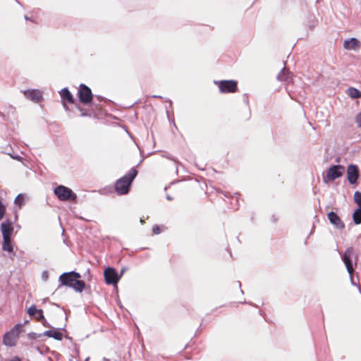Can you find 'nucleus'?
<instances>
[{"instance_id":"nucleus-41","label":"nucleus","mask_w":361,"mask_h":361,"mask_svg":"<svg viewBox=\"0 0 361 361\" xmlns=\"http://www.w3.org/2000/svg\"><path fill=\"white\" fill-rule=\"evenodd\" d=\"M140 221L141 224L144 223V220L142 219H140Z\"/></svg>"},{"instance_id":"nucleus-27","label":"nucleus","mask_w":361,"mask_h":361,"mask_svg":"<svg viewBox=\"0 0 361 361\" xmlns=\"http://www.w3.org/2000/svg\"><path fill=\"white\" fill-rule=\"evenodd\" d=\"M41 336H42L41 334H36L34 332H30L28 334V337L30 339H36V338H40Z\"/></svg>"},{"instance_id":"nucleus-22","label":"nucleus","mask_w":361,"mask_h":361,"mask_svg":"<svg viewBox=\"0 0 361 361\" xmlns=\"http://www.w3.org/2000/svg\"><path fill=\"white\" fill-rule=\"evenodd\" d=\"M22 329H23V324H18L13 327V329L10 331V332L17 338L18 336V334L22 331Z\"/></svg>"},{"instance_id":"nucleus-4","label":"nucleus","mask_w":361,"mask_h":361,"mask_svg":"<svg viewBox=\"0 0 361 361\" xmlns=\"http://www.w3.org/2000/svg\"><path fill=\"white\" fill-rule=\"evenodd\" d=\"M344 166L341 165H333L326 172V176H324L323 180L324 183L334 180L340 178L344 171Z\"/></svg>"},{"instance_id":"nucleus-8","label":"nucleus","mask_w":361,"mask_h":361,"mask_svg":"<svg viewBox=\"0 0 361 361\" xmlns=\"http://www.w3.org/2000/svg\"><path fill=\"white\" fill-rule=\"evenodd\" d=\"M105 282L109 285H116L120 279L116 270L112 267H107L104 271Z\"/></svg>"},{"instance_id":"nucleus-34","label":"nucleus","mask_w":361,"mask_h":361,"mask_svg":"<svg viewBox=\"0 0 361 361\" xmlns=\"http://www.w3.org/2000/svg\"><path fill=\"white\" fill-rule=\"evenodd\" d=\"M11 361H21V360L18 356H15L11 360Z\"/></svg>"},{"instance_id":"nucleus-1","label":"nucleus","mask_w":361,"mask_h":361,"mask_svg":"<svg viewBox=\"0 0 361 361\" xmlns=\"http://www.w3.org/2000/svg\"><path fill=\"white\" fill-rule=\"evenodd\" d=\"M137 175V171L135 168L131 169L128 173L116 180L115 183V190L118 195H126L129 192L130 187L134 178Z\"/></svg>"},{"instance_id":"nucleus-33","label":"nucleus","mask_w":361,"mask_h":361,"mask_svg":"<svg viewBox=\"0 0 361 361\" xmlns=\"http://www.w3.org/2000/svg\"><path fill=\"white\" fill-rule=\"evenodd\" d=\"M36 317V319L38 321V322H41L42 320H44V318H39V314H37V315L35 316Z\"/></svg>"},{"instance_id":"nucleus-29","label":"nucleus","mask_w":361,"mask_h":361,"mask_svg":"<svg viewBox=\"0 0 361 361\" xmlns=\"http://www.w3.org/2000/svg\"><path fill=\"white\" fill-rule=\"evenodd\" d=\"M53 331H52V330H47L43 334H42V336H46L51 338Z\"/></svg>"},{"instance_id":"nucleus-12","label":"nucleus","mask_w":361,"mask_h":361,"mask_svg":"<svg viewBox=\"0 0 361 361\" xmlns=\"http://www.w3.org/2000/svg\"><path fill=\"white\" fill-rule=\"evenodd\" d=\"M361 47L360 42L355 38L352 37L349 39H346L343 42V47L348 50H357Z\"/></svg>"},{"instance_id":"nucleus-21","label":"nucleus","mask_w":361,"mask_h":361,"mask_svg":"<svg viewBox=\"0 0 361 361\" xmlns=\"http://www.w3.org/2000/svg\"><path fill=\"white\" fill-rule=\"evenodd\" d=\"M353 220L355 224L359 225L361 224V209L357 208L353 214Z\"/></svg>"},{"instance_id":"nucleus-9","label":"nucleus","mask_w":361,"mask_h":361,"mask_svg":"<svg viewBox=\"0 0 361 361\" xmlns=\"http://www.w3.org/2000/svg\"><path fill=\"white\" fill-rule=\"evenodd\" d=\"M348 180L350 184H355L359 177L358 168L355 164H350L347 169Z\"/></svg>"},{"instance_id":"nucleus-11","label":"nucleus","mask_w":361,"mask_h":361,"mask_svg":"<svg viewBox=\"0 0 361 361\" xmlns=\"http://www.w3.org/2000/svg\"><path fill=\"white\" fill-rule=\"evenodd\" d=\"M1 231L2 233L3 238H11V235L13 231V227L11 221L6 220L2 222L1 224Z\"/></svg>"},{"instance_id":"nucleus-26","label":"nucleus","mask_w":361,"mask_h":361,"mask_svg":"<svg viewBox=\"0 0 361 361\" xmlns=\"http://www.w3.org/2000/svg\"><path fill=\"white\" fill-rule=\"evenodd\" d=\"M5 212H6L5 206L3 204V203L0 200V220H1L3 219Z\"/></svg>"},{"instance_id":"nucleus-16","label":"nucleus","mask_w":361,"mask_h":361,"mask_svg":"<svg viewBox=\"0 0 361 361\" xmlns=\"http://www.w3.org/2000/svg\"><path fill=\"white\" fill-rule=\"evenodd\" d=\"M60 95L62 99L66 100L68 103H74L73 96L67 87H64L60 91Z\"/></svg>"},{"instance_id":"nucleus-42","label":"nucleus","mask_w":361,"mask_h":361,"mask_svg":"<svg viewBox=\"0 0 361 361\" xmlns=\"http://www.w3.org/2000/svg\"><path fill=\"white\" fill-rule=\"evenodd\" d=\"M104 361H109V359H106V358H104Z\"/></svg>"},{"instance_id":"nucleus-14","label":"nucleus","mask_w":361,"mask_h":361,"mask_svg":"<svg viewBox=\"0 0 361 361\" xmlns=\"http://www.w3.org/2000/svg\"><path fill=\"white\" fill-rule=\"evenodd\" d=\"M276 79L281 82H289L291 79V73L286 68L285 61H283V68L277 75Z\"/></svg>"},{"instance_id":"nucleus-17","label":"nucleus","mask_w":361,"mask_h":361,"mask_svg":"<svg viewBox=\"0 0 361 361\" xmlns=\"http://www.w3.org/2000/svg\"><path fill=\"white\" fill-rule=\"evenodd\" d=\"M346 94L352 99H357L361 97V92L355 87H348L346 90Z\"/></svg>"},{"instance_id":"nucleus-2","label":"nucleus","mask_w":361,"mask_h":361,"mask_svg":"<svg viewBox=\"0 0 361 361\" xmlns=\"http://www.w3.org/2000/svg\"><path fill=\"white\" fill-rule=\"evenodd\" d=\"M54 192L59 200L63 202L68 200L75 201L77 199L76 194L71 189L62 185L56 187Z\"/></svg>"},{"instance_id":"nucleus-30","label":"nucleus","mask_w":361,"mask_h":361,"mask_svg":"<svg viewBox=\"0 0 361 361\" xmlns=\"http://www.w3.org/2000/svg\"><path fill=\"white\" fill-rule=\"evenodd\" d=\"M355 121L359 127H361V112L357 114Z\"/></svg>"},{"instance_id":"nucleus-43","label":"nucleus","mask_w":361,"mask_h":361,"mask_svg":"<svg viewBox=\"0 0 361 361\" xmlns=\"http://www.w3.org/2000/svg\"><path fill=\"white\" fill-rule=\"evenodd\" d=\"M88 360H89V357H87V358L85 360V361H88Z\"/></svg>"},{"instance_id":"nucleus-38","label":"nucleus","mask_w":361,"mask_h":361,"mask_svg":"<svg viewBox=\"0 0 361 361\" xmlns=\"http://www.w3.org/2000/svg\"><path fill=\"white\" fill-rule=\"evenodd\" d=\"M152 97H154V98H161V96H158V95H153Z\"/></svg>"},{"instance_id":"nucleus-19","label":"nucleus","mask_w":361,"mask_h":361,"mask_svg":"<svg viewBox=\"0 0 361 361\" xmlns=\"http://www.w3.org/2000/svg\"><path fill=\"white\" fill-rule=\"evenodd\" d=\"M2 249L9 252L13 251L11 238H3Z\"/></svg>"},{"instance_id":"nucleus-37","label":"nucleus","mask_w":361,"mask_h":361,"mask_svg":"<svg viewBox=\"0 0 361 361\" xmlns=\"http://www.w3.org/2000/svg\"><path fill=\"white\" fill-rule=\"evenodd\" d=\"M25 19L26 20H31V19L29 17H27V16H25Z\"/></svg>"},{"instance_id":"nucleus-28","label":"nucleus","mask_w":361,"mask_h":361,"mask_svg":"<svg viewBox=\"0 0 361 361\" xmlns=\"http://www.w3.org/2000/svg\"><path fill=\"white\" fill-rule=\"evenodd\" d=\"M152 231L156 235L159 234L161 232L159 226L157 225L154 226L152 228Z\"/></svg>"},{"instance_id":"nucleus-20","label":"nucleus","mask_w":361,"mask_h":361,"mask_svg":"<svg viewBox=\"0 0 361 361\" xmlns=\"http://www.w3.org/2000/svg\"><path fill=\"white\" fill-rule=\"evenodd\" d=\"M85 286V283L83 281L76 279L74 283L71 286L76 292L81 293Z\"/></svg>"},{"instance_id":"nucleus-25","label":"nucleus","mask_w":361,"mask_h":361,"mask_svg":"<svg viewBox=\"0 0 361 361\" xmlns=\"http://www.w3.org/2000/svg\"><path fill=\"white\" fill-rule=\"evenodd\" d=\"M51 338L57 341H61L63 338V334L60 331H54Z\"/></svg>"},{"instance_id":"nucleus-3","label":"nucleus","mask_w":361,"mask_h":361,"mask_svg":"<svg viewBox=\"0 0 361 361\" xmlns=\"http://www.w3.org/2000/svg\"><path fill=\"white\" fill-rule=\"evenodd\" d=\"M221 93H233L238 90V82L233 80H214Z\"/></svg>"},{"instance_id":"nucleus-13","label":"nucleus","mask_w":361,"mask_h":361,"mask_svg":"<svg viewBox=\"0 0 361 361\" xmlns=\"http://www.w3.org/2000/svg\"><path fill=\"white\" fill-rule=\"evenodd\" d=\"M23 94L26 98L35 102H39L42 99V94L37 90H25Z\"/></svg>"},{"instance_id":"nucleus-31","label":"nucleus","mask_w":361,"mask_h":361,"mask_svg":"<svg viewBox=\"0 0 361 361\" xmlns=\"http://www.w3.org/2000/svg\"><path fill=\"white\" fill-rule=\"evenodd\" d=\"M13 159H16V160H18V161H21L23 159V158L20 156V155H13V154H8Z\"/></svg>"},{"instance_id":"nucleus-36","label":"nucleus","mask_w":361,"mask_h":361,"mask_svg":"<svg viewBox=\"0 0 361 361\" xmlns=\"http://www.w3.org/2000/svg\"><path fill=\"white\" fill-rule=\"evenodd\" d=\"M124 271H125V269L123 268V269H121V274L118 275V276L121 277V275L124 273Z\"/></svg>"},{"instance_id":"nucleus-5","label":"nucleus","mask_w":361,"mask_h":361,"mask_svg":"<svg viewBox=\"0 0 361 361\" xmlns=\"http://www.w3.org/2000/svg\"><path fill=\"white\" fill-rule=\"evenodd\" d=\"M78 94L80 102L83 104H88L92 101L93 94L92 90L85 84H80L79 85Z\"/></svg>"},{"instance_id":"nucleus-39","label":"nucleus","mask_w":361,"mask_h":361,"mask_svg":"<svg viewBox=\"0 0 361 361\" xmlns=\"http://www.w3.org/2000/svg\"><path fill=\"white\" fill-rule=\"evenodd\" d=\"M166 199H167L168 200H172V198L171 197V196H170V195H167V196H166Z\"/></svg>"},{"instance_id":"nucleus-24","label":"nucleus","mask_w":361,"mask_h":361,"mask_svg":"<svg viewBox=\"0 0 361 361\" xmlns=\"http://www.w3.org/2000/svg\"><path fill=\"white\" fill-rule=\"evenodd\" d=\"M354 201L358 205V208L361 209V192L355 191L354 193Z\"/></svg>"},{"instance_id":"nucleus-15","label":"nucleus","mask_w":361,"mask_h":361,"mask_svg":"<svg viewBox=\"0 0 361 361\" xmlns=\"http://www.w3.org/2000/svg\"><path fill=\"white\" fill-rule=\"evenodd\" d=\"M16 338L10 331L6 332L3 337L4 344L7 346H13L16 345Z\"/></svg>"},{"instance_id":"nucleus-10","label":"nucleus","mask_w":361,"mask_h":361,"mask_svg":"<svg viewBox=\"0 0 361 361\" xmlns=\"http://www.w3.org/2000/svg\"><path fill=\"white\" fill-rule=\"evenodd\" d=\"M327 216L330 223L336 226L338 229L342 230L345 228L344 223L334 212H330Z\"/></svg>"},{"instance_id":"nucleus-7","label":"nucleus","mask_w":361,"mask_h":361,"mask_svg":"<svg viewBox=\"0 0 361 361\" xmlns=\"http://www.w3.org/2000/svg\"><path fill=\"white\" fill-rule=\"evenodd\" d=\"M353 254V248L352 247H348L346 249V250L345 251L343 255L342 256V260L344 262V264L346 267L347 271L350 276V280H351L352 284L355 285V283L353 282V276H352V274L354 271V269H353V263H352V260H351V257H352Z\"/></svg>"},{"instance_id":"nucleus-32","label":"nucleus","mask_w":361,"mask_h":361,"mask_svg":"<svg viewBox=\"0 0 361 361\" xmlns=\"http://www.w3.org/2000/svg\"><path fill=\"white\" fill-rule=\"evenodd\" d=\"M48 277H49L48 272L47 271H43L42 274V279L44 281H47L48 279Z\"/></svg>"},{"instance_id":"nucleus-40","label":"nucleus","mask_w":361,"mask_h":361,"mask_svg":"<svg viewBox=\"0 0 361 361\" xmlns=\"http://www.w3.org/2000/svg\"><path fill=\"white\" fill-rule=\"evenodd\" d=\"M238 287L240 288L241 287V283L240 281H238Z\"/></svg>"},{"instance_id":"nucleus-18","label":"nucleus","mask_w":361,"mask_h":361,"mask_svg":"<svg viewBox=\"0 0 361 361\" xmlns=\"http://www.w3.org/2000/svg\"><path fill=\"white\" fill-rule=\"evenodd\" d=\"M27 314L30 317H35L37 314H39V318H44L43 311L40 309H37L35 305H32L27 310Z\"/></svg>"},{"instance_id":"nucleus-35","label":"nucleus","mask_w":361,"mask_h":361,"mask_svg":"<svg viewBox=\"0 0 361 361\" xmlns=\"http://www.w3.org/2000/svg\"><path fill=\"white\" fill-rule=\"evenodd\" d=\"M42 324H43V325H44V326H50L49 324H47V322H46V320H45V319H44V320H42Z\"/></svg>"},{"instance_id":"nucleus-6","label":"nucleus","mask_w":361,"mask_h":361,"mask_svg":"<svg viewBox=\"0 0 361 361\" xmlns=\"http://www.w3.org/2000/svg\"><path fill=\"white\" fill-rule=\"evenodd\" d=\"M81 277L80 274L78 272L75 271H71L69 272H66L62 274L59 276V281L62 286L70 287L74 283L76 279H78Z\"/></svg>"},{"instance_id":"nucleus-23","label":"nucleus","mask_w":361,"mask_h":361,"mask_svg":"<svg viewBox=\"0 0 361 361\" xmlns=\"http://www.w3.org/2000/svg\"><path fill=\"white\" fill-rule=\"evenodd\" d=\"M14 203L21 207L24 204V195L23 194L18 195L14 200Z\"/></svg>"}]
</instances>
